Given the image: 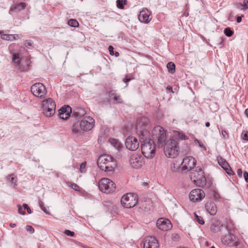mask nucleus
<instances>
[{"mask_svg":"<svg viewBox=\"0 0 248 248\" xmlns=\"http://www.w3.org/2000/svg\"><path fill=\"white\" fill-rule=\"evenodd\" d=\"M112 100H113L114 103L117 102V103H121V98L120 95H117V94L115 95L112 98Z\"/></svg>","mask_w":248,"mask_h":248,"instance_id":"obj_42","label":"nucleus"},{"mask_svg":"<svg viewBox=\"0 0 248 248\" xmlns=\"http://www.w3.org/2000/svg\"><path fill=\"white\" fill-rule=\"evenodd\" d=\"M234 5H235V8H236L237 9H239L243 10L242 3H241L240 2H236L234 4Z\"/></svg>","mask_w":248,"mask_h":248,"instance_id":"obj_52","label":"nucleus"},{"mask_svg":"<svg viewBox=\"0 0 248 248\" xmlns=\"http://www.w3.org/2000/svg\"><path fill=\"white\" fill-rule=\"evenodd\" d=\"M205 125L206 127H209L210 125V124L209 122H206Z\"/></svg>","mask_w":248,"mask_h":248,"instance_id":"obj_63","label":"nucleus"},{"mask_svg":"<svg viewBox=\"0 0 248 248\" xmlns=\"http://www.w3.org/2000/svg\"><path fill=\"white\" fill-rule=\"evenodd\" d=\"M235 236L232 233L229 232L227 234L223 236L221 238L222 243L225 245H231L235 240Z\"/></svg>","mask_w":248,"mask_h":248,"instance_id":"obj_23","label":"nucleus"},{"mask_svg":"<svg viewBox=\"0 0 248 248\" xmlns=\"http://www.w3.org/2000/svg\"><path fill=\"white\" fill-rule=\"evenodd\" d=\"M194 217L196 221L201 225L204 224V221L202 217L198 216L196 213H194Z\"/></svg>","mask_w":248,"mask_h":248,"instance_id":"obj_37","label":"nucleus"},{"mask_svg":"<svg viewBox=\"0 0 248 248\" xmlns=\"http://www.w3.org/2000/svg\"><path fill=\"white\" fill-rule=\"evenodd\" d=\"M151 12L146 8L143 9L138 16L139 20L144 23H148L151 20Z\"/></svg>","mask_w":248,"mask_h":248,"instance_id":"obj_15","label":"nucleus"},{"mask_svg":"<svg viewBox=\"0 0 248 248\" xmlns=\"http://www.w3.org/2000/svg\"><path fill=\"white\" fill-rule=\"evenodd\" d=\"M125 145L127 149L136 151L139 147V142L136 138L128 136L125 140Z\"/></svg>","mask_w":248,"mask_h":248,"instance_id":"obj_12","label":"nucleus"},{"mask_svg":"<svg viewBox=\"0 0 248 248\" xmlns=\"http://www.w3.org/2000/svg\"><path fill=\"white\" fill-rule=\"evenodd\" d=\"M66 184L67 186L71 187L72 188L74 189L76 191H81V188L76 183L70 182H66Z\"/></svg>","mask_w":248,"mask_h":248,"instance_id":"obj_31","label":"nucleus"},{"mask_svg":"<svg viewBox=\"0 0 248 248\" xmlns=\"http://www.w3.org/2000/svg\"><path fill=\"white\" fill-rule=\"evenodd\" d=\"M129 163L132 168L136 169L140 168L142 165L141 156L136 154H133L130 157Z\"/></svg>","mask_w":248,"mask_h":248,"instance_id":"obj_17","label":"nucleus"},{"mask_svg":"<svg viewBox=\"0 0 248 248\" xmlns=\"http://www.w3.org/2000/svg\"><path fill=\"white\" fill-rule=\"evenodd\" d=\"M82 129L80 126V123L79 121L75 122L71 126V133L75 136H80L83 134Z\"/></svg>","mask_w":248,"mask_h":248,"instance_id":"obj_20","label":"nucleus"},{"mask_svg":"<svg viewBox=\"0 0 248 248\" xmlns=\"http://www.w3.org/2000/svg\"><path fill=\"white\" fill-rule=\"evenodd\" d=\"M64 233L66 235L71 237H73L75 235V232L69 230H65Z\"/></svg>","mask_w":248,"mask_h":248,"instance_id":"obj_47","label":"nucleus"},{"mask_svg":"<svg viewBox=\"0 0 248 248\" xmlns=\"http://www.w3.org/2000/svg\"><path fill=\"white\" fill-rule=\"evenodd\" d=\"M23 206L24 207V209L25 210L26 209L27 211V212L29 213V214H31V209H30V208L29 207V206L26 203H24L23 204Z\"/></svg>","mask_w":248,"mask_h":248,"instance_id":"obj_51","label":"nucleus"},{"mask_svg":"<svg viewBox=\"0 0 248 248\" xmlns=\"http://www.w3.org/2000/svg\"><path fill=\"white\" fill-rule=\"evenodd\" d=\"M10 226L11 227V228H15L16 226V224H15V223H11L10 224Z\"/></svg>","mask_w":248,"mask_h":248,"instance_id":"obj_61","label":"nucleus"},{"mask_svg":"<svg viewBox=\"0 0 248 248\" xmlns=\"http://www.w3.org/2000/svg\"><path fill=\"white\" fill-rule=\"evenodd\" d=\"M204 197V192L202 189L199 188L191 190L189 194V199L193 202L201 201Z\"/></svg>","mask_w":248,"mask_h":248,"instance_id":"obj_11","label":"nucleus"},{"mask_svg":"<svg viewBox=\"0 0 248 248\" xmlns=\"http://www.w3.org/2000/svg\"><path fill=\"white\" fill-rule=\"evenodd\" d=\"M245 114L248 117V108H247L245 110Z\"/></svg>","mask_w":248,"mask_h":248,"instance_id":"obj_64","label":"nucleus"},{"mask_svg":"<svg viewBox=\"0 0 248 248\" xmlns=\"http://www.w3.org/2000/svg\"><path fill=\"white\" fill-rule=\"evenodd\" d=\"M167 68L170 73L173 74L175 71V65L173 62H169L167 64Z\"/></svg>","mask_w":248,"mask_h":248,"instance_id":"obj_29","label":"nucleus"},{"mask_svg":"<svg viewBox=\"0 0 248 248\" xmlns=\"http://www.w3.org/2000/svg\"><path fill=\"white\" fill-rule=\"evenodd\" d=\"M213 196L215 200H217L220 198L219 194L217 192L215 191H213Z\"/></svg>","mask_w":248,"mask_h":248,"instance_id":"obj_49","label":"nucleus"},{"mask_svg":"<svg viewBox=\"0 0 248 248\" xmlns=\"http://www.w3.org/2000/svg\"><path fill=\"white\" fill-rule=\"evenodd\" d=\"M138 201L137 194L129 193L124 195L121 198V202L123 207L131 208L134 207Z\"/></svg>","mask_w":248,"mask_h":248,"instance_id":"obj_5","label":"nucleus"},{"mask_svg":"<svg viewBox=\"0 0 248 248\" xmlns=\"http://www.w3.org/2000/svg\"><path fill=\"white\" fill-rule=\"evenodd\" d=\"M80 126L83 131L88 132L94 126L95 120L91 116H85L80 122Z\"/></svg>","mask_w":248,"mask_h":248,"instance_id":"obj_9","label":"nucleus"},{"mask_svg":"<svg viewBox=\"0 0 248 248\" xmlns=\"http://www.w3.org/2000/svg\"><path fill=\"white\" fill-rule=\"evenodd\" d=\"M108 50L109 51L110 55H111V56H113L114 51L113 50L114 47H113V46H112L111 45L109 46L108 47Z\"/></svg>","mask_w":248,"mask_h":248,"instance_id":"obj_53","label":"nucleus"},{"mask_svg":"<svg viewBox=\"0 0 248 248\" xmlns=\"http://www.w3.org/2000/svg\"><path fill=\"white\" fill-rule=\"evenodd\" d=\"M156 226L159 229L163 231H167L172 227L170 220L166 218H159L156 221Z\"/></svg>","mask_w":248,"mask_h":248,"instance_id":"obj_13","label":"nucleus"},{"mask_svg":"<svg viewBox=\"0 0 248 248\" xmlns=\"http://www.w3.org/2000/svg\"><path fill=\"white\" fill-rule=\"evenodd\" d=\"M50 105L49 107H50V108H46V109H42L43 113L46 117H51L54 115L55 112L56 108H55V106Z\"/></svg>","mask_w":248,"mask_h":248,"instance_id":"obj_25","label":"nucleus"},{"mask_svg":"<svg viewBox=\"0 0 248 248\" xmlns=\"http://www.w3.org/2000/svg\"><path fill=\"white\" fill-rule=\"evenodd\" d=\"M158 240L153 236L146 237L143 241V248H159Z\"/></svg>","mask_w":248,"mask_h":248,"instance_id":"obj_14","label":"nucleus"},{"mask_svg":"<svg viewBox=\"0 0 248 248\" xmlns=\"http://www.w3.org/2000/svg\"><path fill=\"white\" fill-rule=\"evenodd\" d=\"M27 6L25 2H20L18 3L13 4L11 5L9 13L13 15L14 13H18L21 10H24Z\"/></svg>","mask_w":248,"mask_h":248,"instance_id":"obj_19","label":"nucleus"},{"mask_svg":"<svg viewBox=\"0 0 248 248\" xmlns=\"http://www.w3.org/2000/svg\"><path fill=\"white\" fill-rule=\"evenodd\" d=\"M66 113H72V108L69 106H64L59 110V113H61V115Z\"/></svg>","mask_w":248,"mask_h":248,"instance_id":"obj_28","label":"nucleus"},{"mask_svg":"<svg viewBox=\"0 0 248 248\" xmlns=\"http://www.w3.org/2000/svg\"><path fill=\"white\" fill-rule=\"evenodd\" d=\"M26 229L27 231H28L31 233H33L34 232V229L31 226L27 225L26 227Z\"/></svg>","mask_w":248,"mask_h":248,"instance_id":"obj_48","label":"nucleus"},{"mask_svg":"<svg viewBox=\"0 0 248 248\" xmlns=\"http://www.w3.org/2000/svg\"><path fill=\"white\" fill-rule=\"evenodd\" d=\"M151 138L155 142L156 140L159 147H162L166 140V134L164 129L160 125L155 126L152 130Z\"/></svg>","mask_w":248,"mask_h":248,"instance_id":"obj_4","label":"nucleus"},{"mask_svg":"<svg viewBox=\"0 0 248 248\" xmlns=\"http://www.w3.org/2000/svg\"><path fill=\"white\" fill-rule=\"evenodd\" d=\"M60 118L62 119L67 120L70 116V113H66L61 115V113H59Z\"/></svg>","mask_w":248,"mask_h":248,"instance_id":"obj_40","label":"nucleus"},{"mask_svg":"<svg viewBox=\"0 0 248 248\" xmlns=\"http://www.w3.org/2000/svg\"><path fill=\"white\" fill-rule=\"evenodd\" d=\"M1 38L5 40H12V34H2Z\"/></svg>","mask_w":248,"mask_h":248,"instance_id":"obj_41","label":"nucleus"},{"mask_svg":"<svg viewBox=\"0 0 248 248\" xmlns=\"http://www.w3.org/2000/svg\"><path fill=\"white\" fill-rule=\"evenodd\" d=\"M170 169L172 171L177 172L180 170V167L179 166V164L177 165L175 163H173V166H171Z\"/></svg>","mask_w":248,"mask_h":248,"instance_id":"obj_39","label":"nucleus"},{"mask_svg":"<svg viewBox=\"0 0 248 248\" xmlns=\"http://www.w3.org/2000/svg\"><path fill=\"white\" fill-rule=\"evenodd\" d=\"M196 160L192 156H186L183 159L181 163L182 168L184 170H190L194 169L196 164Z\"/></svg>","mask_w":248,"mask_h":248,"instance_id":"obj_10","label":"nucleus"},{"mask_svg":"<svg viewBox=\"0 0 248 248\" xmlns=\"http://www.w3.org/2000/svg\"><path fill=\"white\" fill-rule=\"evenodd\" d=\"M31 91L34 96L40 98L44 97L47 93L45 85L40 82L33 84L31 87Z\"/></svg>","mask_w":248,"mask_h":248,"instance_id":"obj_8","label":"nucleus"},{"mask_svg":"<svg viewBox=\"0 0 248 248\" xmlns=\"http://www.w3.org/2000/svg\"><path fill=\"white\" fill-rule=\"evenodd\" d=\"M190 177L192 182L198 186L203 187L206 184L204 171L201 168L191 172Z\"/></svg>","mask_w":248,"mask_h":248,"instance_id":"obj_6","label":"nucleus"},{"mask_svg":"<svg viewBox=\"0 0 248 248\" xmlns=\"http://www.w3.org/2000/svg\"><path fill=\"white\" fill-rule=\"evenodd\" d=\"M39 204L41 209L46 213L48 214L47 208L45 206L44 202L42 201H39Z\"/></svg>","mask_w":248,"mask_h":248,"instance_id":"obj_38","label":"nucleus"},{"mask_svg":"<svg viewBox=\"0 0 248 248\" xmlns=\"http://www.w3.org/2000/svg\"><path fill=\"white\" fill-rule=\"evenodd\" d=\"M86 162H82L80 165V171L81 172H84L86 171Z\"/></svg>","mask_w":248,"mask_h":248,"instance_id":"obj_44","label":"nucleus"},{"mask_svg":"<svg viewBox=\"0 0 248 248\" xmlns=\"http://www.w3.org/2000/svg\"><path fill=\"white\" fill-rule=\"evenodd\" d=\"M217 161L219 165L226 171L228 175H231L234 174L231 167L225 159L220 157L217 159Z\"/></svg>","mask_w":248,"mask_h":248,"instance_id":"obj_18","label":"nucleus"},{"mask_svg":"<svg viewBox=\"0 0 248 248\" xmlns=\"http://www.w3.org/2000/svg\"><path fill=\"white\" fill-rule=\"evenodd\" d=\"M243 10H246L248 9V4L246 3L244 0L243 3H242Z\"/></svg>","mask_w":248,"mask_h":248,"instance_id":"obj_57","label":"nucleus"},{"mask_svg":"<svg viewBox=\"0 0 248 248\" xmlns=\"http://www.w3.org/2000/svg\"><path fill=\"white\" fill-rule=\"evenodd\" d=\"M237 175L239 177H242V173H243V171H242V170L241 169H238L237 171Z\"/></svg>","mask_w":248,"mask_h":248,"instance_id":"obj_56","label":"nucleus"},{"mask_svg":"<svg viewBox=\"0 0 248 248\" xmlns=\"http://www.w3.org/2000/svg\"><path fill=\"white\" fill-rule=\"evenodd\" d=\"M98 187L99 190L102 192L110 193L115 191L116 185L110 179L103 178L99 181Z\"/></svg>","mask_w":248,"mask_h":248,"instance_id":"obj_7","label":"nucleus"},{"mask_svg":"<svg viewBox=\"0 0 248 248\" xmlns=\"http://www.w3.org/2000/svg\"><path fill=\"white\" fill-rule=\"evenodd\" d=\"M24 45L26 47L31 48L32 47V42L31 40H26L24 42Z\"/></svg>","mask_w":248,"mask_h":248,"instance_id":"obj_43","label":"nucleus"},{"mask_svg":"<svg viewBox=\"0 0 248 248\" xmlns=\"http://www.w3.org/2000/svg\"><path fill=\"white\" fill-rule=\"evenodd\" d=\"M114 55L115 57H117L119 56V53L118 52H115L114 53Z\"/></svg>","mask_w":248,"mask_h":248,"instance_id":"obj_62","label":"nucleus"},{"mask_svg":"<svg viewBox=\"0 0 248 248\" xmlns=\"http://www.w3.org/2000/svg\"><path fill=\"white\" fill-rule=\"evenodd\" d=\"M194 141H195V142L198 143L199 146L200 147L203 148L205 151L206 150V147L199 140H198L197 139H195L194 140Z\"/></svg>","mask_w":248,"mask_h":248,"instance_id":"obj_50","label":"nucleus"},{"mask_svg":"<svg viewBox=\"0 0 248 248\" xmlns=\"http://www.w3.org/2000/svg\"><path fill=\"white\" fill-rule=\"evenodd\" d=\"M221 133H222V135L224 138H225V139L227 138V137H226V135H227V137H228L227 132L225 130H222Z\"/></svg>","mask_w":248,"mask_h":248,"instance_id":"obj_59","label":"nucleus"},{"mask_svg":"<svg viewBox=\"0 0 248 248\" xmlns=\"http://www.w3.org/2000/svg\"><path fill=\"white\" fill-rule=\"evenodd\" d=\"M174 133L175 137H177L179 139L182 140H185L187 139L186 136L182 132L174 131Z\"/></svg>","mask_w":248,"mask_h":248,"instance_id":"obj_33","label":"nucleus"},{"mask_svg":"<svg viewBox=\"0 0 248 248\" xmlns=\"http://www.w3.org/2000/svg\"><path fill=\"white\" fill-rule=\"evenodd\" d=\"M223 228L228 231V227L224 226L221 222L219 220H215L212 222L210 225V230L212 232L214 233L220 232Z\"/></svg>","mask_w":248,"mask_h":248,"instance_id":"obj_16","label":"nucleus"},{"mask_svg":"<svg viewBox=\"0 0 248 248\" xmlns=\"http://www.w3.org/2000/svg\"><path fill=\"white\" fill-rule=\"evenodd\" d=\"M17 207H18V213L21 214V215H25V212L24 211V209L23 206L22 207L21 205H18Z\"/></svg>","mask_w":248,"mask_h":248,"instance_id":"obj_46","label":"nucleus"},{"mask_svg":"<svg viewBox=\"0 0 248 248\" xmlns=\"http://www.w3.org/2000/svg\"><path fill=\"white\" fill-rule=\"evenodd\" d=\"M109 142L118 151H121L124 147L123 144L117 139L110 138L109 139Z\"/></svg>","mask_w":248,"mask_h":248,"instance_id":"obj_24","label":"nucleus"},{"mask_svg":"<svg viewBox=\"0 0 248 248\" xmlns=\"http://www.w3.org/2000/svg\"><path fill=\"white\" fill-rule=\"evenodd\" d=\"M244 15H242L241 16H237L236 17V22L237 23H240L242 21V17H244Z\"/></svg>","mask_w":248,"mask_h":248,"instance_id":"obj_58","label":"nucleus"},{"mask_svg":"<svg viewBox=\"0 0 248 248\" xmlns=\"http://www.w3.org/2000/svg\"><path fill=\"white\" fill-rule=\"evenodd\" d=\"M130 80H131V78H128L127 75H126L125 78H123V81L125 83H127V82L130 81Z\"/></svg>","mask_w":248,"mask_h":248,"instance_id":"obj_55","label":"nucleus"},{"mask_svg":"<svg viewBox=\"0 0 248 248\" xmlns=\"http://www.w3.org/2000/svg\"><path fill=\"white\" fill-rule=\"evenodd\" d=\"M241 136L243 140L248 141V132L247 131H243Z\"/></svg>","mask_w":248,"mask_h":248,"instance_id":"obj_45","label":"nucleus"},{"mask_svg":"<svg viewBox=\"0 0 248 248\" xmlns=\"http://www.w3.org/2000/svg\"><path fill=\"white\" fill-rule=\"evenodd\" d=\"M205 208L207 212L211 216H214L217 212V207L213 202H208L205 204Z\"/></svg>","mask_w":248,"mask_h":248,"instance_id":"obj_21","label":"nucleus"},{"mask_svg":"<svg viewBox=\"0 0 248 248\" xmlns=\"http://www.w3.org/2000/svg\"><path fill=\"white\" fill-rule=\"evenodd\" d=\"M7 179L9 180L10 183H11V185L12 186H15L17 185V178L16 176H15V174L14 173H11L9 174L7 176Z\"/></svg>","mask_w":248,"mask_h":248,"instance_id":"obj_27","label":"nucleus"},{"mask_svg":"<svg viewBox=\"0 0 248 248\" xmlns=\"http://www.w3.org/2000/svg\"><path fill=\"white\" fill-rule=\"evenodd\" d=\"M68 25L72 27H77L79 24L78 21L75 19H70L68 21Z\"/></svg>","mask_w":248,"mask_h":248,"instance_id":"obj_34","label":"nucleus"},{"mask_svg":"<svg viewBox=\"0 0 248 248\" xmlns=\"http://www.w3.org/2000/svg\"><path fill=\"white\" fill-rule=\"evenodd\" d=\"M20 53H13L12 54V61L17 65L20 63Z\"/></svg>","mask_w":248,"mask_h":248,"instance_id":"obj_30","label":"nucleus"},{"mask_svg":"<svg viewBox=\"0 0 248 248\" xmlns=\"http://www.w3.org/2000/svg\"><path fill=\"white\" fill-rule=\"evenodd\" d=\"M50 105L55 106V108H56V103L55 101H54L52 98H48L42 101V108L46 109V108H50V107H49L50 106Z\"/></svg>","mask_w":248,"mask_h":248,"instance_id":"obj_26","label":"nucleus"},{"mask_svg":"<svg viewBox=\"0 0 248 248\" xmlns=\"http://www.w3.org/2000/svg\"><path fill=\"white\" fill-rule=\"evenodd\" d=\"M149 120L146 117H141L137 120L136 125V132L141 143L142 155L147 158H153L155 153V144L151 138Z\"/></svg>","mask_w":248,"mask_h":248,"instance_id":"obj_1","label":"nucleus"},{"mask_svg":"<svg viewBox=\"0 0 248 248\" xmlns=\"http://www.w3.org/2000/svg\"><path fill=\"white\" fill-rule=\"evenodd\" d=\"M127 0H117L116 5L117 7L120 9H124V5L127 3Z\"/></svg>","mask_w":248,"mask_h":248,"instance_id":"obj_32","label":"nucleus"},{"mask_svg":"<svg viewBox=\"0 0 248 248\" xmlns=\"http://www.w3.org/2000/svg\"><path fill=\"white\" fill-rule=\"evenodd\" d=\"M72 113V117H74L75 118H78L84 116L86 113V111L84 108L77 106L73 108Z\"/></svg>","mask_w":248,"mask_h":248,"instance_id":"obj_22","label":"nucleus"},{"mask_svg":"<svg viewBox=\"0 0 248 248\" xmlns=\"http://www.w3.org/2000/svg\"><path fill=\"white\" fill-rule=\"evenodd\" d=\"M167 90H168V91H169L170 92H171V93H173V90H172V87L170 86H168L167 88H166Z\"/></svg>","mask_w":248,"mask_h":248,"instance_id":"obj_60","label":"nucleus"},{"mask_svg":"<svg viewBox=\"0 0 248 248\" xmlns=\"http://www.w3.org/2000/svg\"><path fill=\"white\" fill-rule=\"evenodd\" d=\"M108 93L109 98H108L107 99L106 102H107L108 103H110L111 102L110 98H112L113 96H114L117 94L116 93V91L115 90H111L109 91Z\"/></svg>","mask_w":248,"mask_h":248,"instance_id":"obj_35","label":"nucleus"},{"mask_svg":"<svg viewBox=\"0 0 248 248\" xmlns=\"http://www.w3.org/2000/svg\"><path fill=\"white\" fill-rule=\"evenodd\" d=\"M243 176H244V178L245 181L247 183H248V172L246 171H244Z\"/></svg>","mask_w":248,"mask_h":248,"instance_id":"obj_54","label":"nucleus"},{"mask_svg":"<svg viewBox=\"0 0 248 248\" xmlns=\"http://www.w3.org/2000/svg\"><path fill=\"white\" fill-rule=\"evenodd\" d=\"M224 33L227 37H231L233 34L234 32L230 28L228 27L224 29Z\"/></svg>","mask_w":248,"mask_h":248,"instance_id":"obj_36","label":"nucleus"},{"mask_svg":"<svg viewBox=\"0 0 248 248\" xmlns=\"http://www.w3.org/2000/svg\"><path fill=\"white\" fill-rule=\"evenodd\" d=\"M98 167L106 172H113L116 167V161L111 155H103L97 159Z\"/></svg>","mask_w":248,"mask_h":248,"instance_id":"obj_2","label":"nucleus"},{"mask_svg":"<svg viewBox=\"0 0 248 248\" xmlns=\"http://www.w3.org/2000/svg\"><path fill=\"white\" fill-rule=\"evenodd\" d=\"M179 147L177 140L173 139L168 140L164 147V152L166 156L175 158L178 155Z\"/></svg>","mask_w":248,"mask_h":248,"instance_id":"obj_3","label":"nucleus"}]
</instances>
